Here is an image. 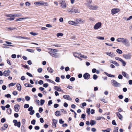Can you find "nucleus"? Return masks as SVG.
Here are the masks:
<instances>
[{
	"label": "nucleus",
	"mask_w": 132,
	"mask_h": 132,
	"mask_svg": "<svg viewBox=\"0 0 132 132\" xmlns=\"http://www.w3.org/2000/svg\"><path fill=\"white\" fill-rule=\"evenodd\" d=\"M116 41L118 42L122 43L127 47L129 46L130 45V44L128 40L126 38H119L117 39Z\"/></svg>",
	"instance_id": "obj_1"
},
{
	"label": "nucleus",
	"mask_w": 132,
	"mask_h": 132,
	"mask_svg": "<svg viewBox=\"0 0 132 132\" xmlns=\"http://www.w3.org/2000/svg\"><path fill=\"white\" fill-rule=\"evenodd\" d=\"M67 12L70 13H77L80 12V10L77 8L73 7L72 8L67 9Z\"/></svg>",
	"instance_id": "obj_2"
},
{
	"label": "nucleus",
	"mask_w": 132,
	"mask_h": 132,
	"mask_svg": "<svg viewBox=\"0 0 132 132\" xmlns=\"http://www.w3.org/2000/svg\"><path fill=\"white\" fill-rule=\"evenodd\" d=\"M34 4L36 5H38L39 6H48V4L47 2L43 1L35 2L34 3Z\"/></svg>",
	"instance_id": "obj_3"
},
{
	"label": "nucleus",
	"mask_w": 132,
	"mask_h": 132,
	"mask_svg": "<svg viewBox=\"0 0 132 132\" xmlns=\"http://www.w3.org/2000/svg\"><path fill=\"white\" fill-rule=\"evenodd\" d=\"M85 22V20L81 18L77 19L75 21L76 26H77L78 24H83Z\"/></svg>",
	"instance_id": "obj_4"
},
{
	"label": "nucleus",
	"mask_w": 132,
	"mask_h": 132,
	"mask_svg": "<svg viewBox=\"0 0 132 132\" xmlns=\"http://www.w3.org/2000/svg\"><path fill=\"white\" fill-rule=\"evenodd\" d=\"M102 24L101 22H98L94 25L93 28L94 30H97L100 29L101 26Z\"/></svg>",
	"instance_id": "obj_5"
},
{
	"label": "nucleus",
	"mask_w": 132,
	"mask_h": 132,
	"mask_svg": "<svg viewBox=\"0 0 132 132\" xmlns=\"http://www.w3.org/2000/svg\"><path fill=\"white\" fill-rule=\"evenodd\" d=\"M111 82L113 86L116 87L119 86L120 85V84L118 83L116 81L114 80H112L111 81Z\"/></svg>",
	"instance_id": "obj_6"
},
{
	"label": "nucleus",
	"mask_w": 132,
	"mask_h": 132,
	"mask_svg": "<svg viewBox=\"0 0 132 132\" xmlns=\"http://www.w3.org/2000/svg\"><path fill=\"white\" fill-rule=\"evenodd\" d=\"M120 10L118 8L112 9L111 11V14L112 15H114L119 12Z\"/></svg>",
	"instance_id": "obj_7"
},
{
	"label": "nucleus",
	"mask_w": 132,
	"mask_h": 132,
	"mask_svg": "<svg viewBox=\"0 0 132 132\" xmlns=\"http://www.w3.org/2000/svg\"><path fill=\"white\" fill-rule=\"evenodd\" d=\"M49 53L50 55L53 57L56 58H57L59 57V54L58 53L52 52Z\"/></svg>",
	"instance_id": "obj_8"
},
{
	"label": "nucleus",
	"mask_w": 132,
	"mask_h": 132,
	"mask_svg": "<svg viewBox=\"0 0 132 132\" xmlns=\"http://www.w3.org/2000/svg\"><path fill=\"white\" fill-rule=\"evenodd\" d=\"M123 57L126 59L130 60L131 59V54L130 53H129L127 54H123Z\"/></svg>",
	"instance_id": "obj_9"
},
{
	"label": "nucleus",
	"mask_w": 132,
	"mask_h": 132,
	"mask_svg": "<svg viewBox=\"0 0 132 132\" xmlns=\"http://www.w3.org/2000/svg\"><path fill=\"white\" fill-rule=\"evenodd\" d=\"M61 7L62 8H65L67 7L66 3L64 0H61L60 1Z\"/></svg>",
	"instance_id": "obj_10"
},
{
	"label": "nucleus",
	"mask_w": 132,
	"mask_h": 132,
	"mask_svg": "<svg viewBox=\"0 0 132 132\" xmlns=\"http://www.w3.org/2000/svg\"><path fill=\"white\" fill-rule=\"evenodd\" d=\"M105 53L107 55L112 57H114L115 56V54L112 52H105Z\"/></svg>",
	"instance_id": "obj_11"
},
{
	"label": "nucleus",
	"mask_w": 132,
	"mask_h": 132,
	"mask_svg": "<svg viewBox=\"0 0 132 132\" xmlns=\"http://www.w3.org/2000/svg\"><path fill=\"white\" fill-rule=\"evenodd\" d=\"M92 2V0H86V2L85 3V5L88 7L91 5Z\"/></svg>",
	"instance_id": "obj_12"
},
{
	"label": "nucleus",
	"mask_w": 132,
	"mask_h": 132,
	"mask_svg": "<svg viewBox=\"0 0 132 132\" xmlns=\"http://www.w3.org/2000/svg\"><path fill=\"white\" fill-rule=\"evenodd\" d=\"M57 120L54 119H53V123H52V125L53 127L55 128L56 127V125L57 124Z\"/></svg>",
	"instance_id": "obj_13"
},
{
	"label": "nucleus",
	"mask_w": 132,
	"mask_h": 132,
	"mask_svg": "<svg viewBox=\"0 0 132 132\" xmlns=\"http://www.w3.org/2000/svg\"><path fill=\"white\" fill-rule=\"evenodd\" d=\"M98 6L96 5H90L88 8L92 10H95L98 8Z\"/></svg>",
	"instance_id": "obj_14"
},
{
	"label": "nucleus",
	"mask_w": 132,
	"mask_h": 132,
	"mask_svg": "<svg viewBox=\"0 0 132 132\" xmlns=\"http://www.w3.org/2000/svg\"><path fill=\"white\" fill-rule=\"evenodd\" d=\"M63 98L65 99L68 100L69 101L72 100V99L68 95H65L63 96Z\"/></svg>",
	"instance_id": "obj_15"
},
{
	"label": "nucleus",
	"mask_w": 132,
	"mask_h": 132,
	"mask_svg": "<svg viewBox=\"0 0 132 132\" xmlns=\"http://www.w3.org/2000/svg\"><path fill=\"white\" fill-rule=\"evenodd\" d=\"M83 77L85 79H88L90 77V75L89 73H86L84 74Z\"/></svg>",
	"instance_id": "obj_16"
},
{
	"label": "nucleus",
	"mask_w": 132,
	"mask_h": 132,
	"mask_svg": "<svg viewBox=\"0 0 132 132\" xmlns=\"http://www.w3.org/2000/svg\"><path fill=\"white\" fill-rule=\"evenodd\" d=\"M20 106L19 104L15 105L14 106L15 111L16 112H17L19 111Z\"/></svg>",
	"instance_id": "obj_17"
},
{
	"label": "nucleus",
	"mask_w": 132,
	"mask_h": 132,
	"mask_svg": "<svg viewBox=\"0 0 132 132\" xmlns=\"http://www.w3.org/2000/svg\"><path fill=\"white\" fill-rule=\"evenodd\" d=\"M54 88L55 90L58 91H61L62 92H63V91L61 90L60 87L55 86L54 87Z\"/></svg>",
	"instance_id": "obj_18"
},
{
	"label": "nucleus",
	"mask_w": 132,
	"mask_h": 132,
	"mask_svg": "<svg viewBox=\"0 0 132 132\" xmlns=\"http://www.w3.org/2000/svg\"><path fill=\"white\" fill-rule=\"evenodd\" d=\"M116 113L120 119H122L123 118V117L118 112H116Z\"/></svg>",
	"instance_id": "obj_19"
},
{
	"label": "nucleus",
	"mask_w": 132,
	"mask_h": 132,
	"mask_svg": "<svg viewBox=\"0 0 132 132\" xmlns=\"http://www.w3.org/2000/svg\"><path fill=\"white\" fill-rule=\"evenodd\" d=\"M68 23L70 24L76 26L75 21H69L68 22Z\"/></svg>",
	"instance_id": "obj_20"
},
{
	"label": "nucleus",
	"mask_w": 132,
	"mask_h": 132,
	"mask_svg": "<svg viewBox=\"0 0 132 132\" xmlns=\"http://www.w3.org/2000/svg\"><path fill=\"white\" fill-rule=\"evenodd\" d=\"M122 74L124 77H125L127 78H128V75L124 71H122Z\"/></svg>",
	"instance_id": "obj_21"
},
{
	"label": "nucleus",
	"mask_w": 132,
	"mask_h": 132,
	"mask_svg": "<svg viewBox=\"0 0 132 132\" xmlns=\"http://www.w3.org/2000/svg\"><path fill=\"white\" fill-rule=\"evenodd\" d=\"M16 86L17 90L19 91H20L21 89V86L20 84L19 83L17 84H16Z\"/></svg>",
	"instance_id": "obj_22"
},
{
	"label": "nucleus",
	"mask_w": 132,
	"mask_h": 132,
	"mask_svg": "<svg viewBox=\"0 0 132 132\" xmlns=\"http://www.w3.org/2000/svg\"><path fill=\"white\" fill-rule=\"evenodd\" d=\"M47 69L48 71L51 73H52L53 72V70L51 68L48 67Z\"/></svg>",
	"instance_id": "obj_23"
},
{
	"label": "nucleus",
	"mask_w": 132,
	"mask_h": 132,
	"mask_svg": "<svg viewBox=\"0 0 132 132\" xmlns=\"http://www.w3.org/2000/svg\"><path fill=\"white\" fill-rule=\"evenodd\" d=\"M96 123V121L94 120H91L90 121V124L91 126H93Z\"/></svg>",
	"instance_id": "obj_24"
},
{
	"label": "nucleus",
	"mask_w": 132,
	"mask_h": 132,
	"mask_svg": "<svg viewBox=\"0 0 132 132\" xmlns=\"http://www.w3.org/2000/svg\"><path fill=\"white\" fill-rule=\"evenodd\" d=\"M3 74V75L5 77H7L10 75L7 72V70H5Z\"/></svg>",
	"instance_id": "obj_25"
},
{
	"label": "nucleus",
	"mask_w": 132,
	"mask_h": 132,
	"mask_svg": "<svg viewBox=\"0 0 132 132\" xmlns=\"http://www.w3.org/2000/svg\"><path fill=\"white\" fill-rule=\"evenodd\" d=\"M28 18V17H26L25 18H21L18 19H17L16 20V21H21L25 19H27Z\"/></svg>",
	"instance_id": "obj_26"
},
{
	"label": "nucleus",
	"mask_w": 132,
	"mask_h": 132,
	"mask_svg": "<svg viewBox=\"0 0 132 132\" xmlns=\"http://www.w3.org/2000/svg\"><path fill=\"white\" fill-rule=\"evenodd\" d=\"M55 114L57 116H58L61 115L60 112L59 111H57L55 112Z\"/></svg>",
	"instance_id": "obj_27"
},
{
	"label": "nucleus",
	"mask_w": 132,
	"mask_h": 132,
	"mask_svg": "<svg viewBox=\"0 0 132 132\" xmlns=\"http://www.w3.org/2000/svg\"><path fill=\"white\" fill-rule=\"evenodd\" d=\"M14 125L15 126H17L18 128H20L21 126V122H18L16 124H14Z\"/></svg>",
	"instance_id": "obj_28"
},
{
	"label": "nucleus",
	"mask_w": 132,
	"mask_h": 132,
	"mask_svg": "<svg viewBox=\"0 0 132 132\" xmlns=\"http://www.w3.org/2000/svg\"><path fill=\"white\" fill-rule=\"evenodd\" d=\"M111 62V63L114 64L115 65H116L118 67L119 65V63L115 61H112Z\"/></svg>",
	"instance_id": "obj_29"
},
{
	"label": "nucleus",
	"mask_w": 132,
	"mask_h": 132,
	"mask_svg": "<svg viewBox=\"0 0 132 132\" xmlns=\"http://www.w3.org/2000/svg\"><path fill=\"white\" fill-rule=\"evenodd\" d=\"M105 119V118L104 117H97L95 118V119L96 120H99L101 119Z\"/></svg>",
	"instance_id": "obj_30"
},
{
	"label": "nucleus",
	"mask_w": 132,
	"mask_h": 132,
	"mask_svg": "<svg viewBox=\"0 0 132 132\" xmlns=\"http://www.w3.org/2000/svg\"><path fill=\"white\" fill-rule=\"evenodd\" d=\"M120 62H121L122 64V65L123 66H125L126 65V63L122 59H121Z\"/></svg>",
	"instance_id": "obj_31"
},
{
	"label": "nucleus",
	"mask_w": 132,
	"mask_h": 132,
	"mask_svg": "<svg viewBox=\"0 0 132 132\" xmlns=\"http://www.w3.org/2000/svg\"><path fill=\"white\" fill-rule=\"evenodd\" d=\"M105 73L107 76H108V77H114L115 76H114L113 75L109 74L108 73H107L106 72H105Z\"/></svg>",
	"instance_id": "obj_32"
},
{
	"label": "nucleus",
	"mask_w": 132,
	"mask_h": 132,
	"mask_svg": "<svg viewBox=\"0 0 132 132\" xmlns=\"http://www.w3.org/2000/svg\"><path fill=\"white\" fill-rule=\"evenodd\" d=\"M30 34L33 36H35L38 35V33L36 32H31L30 33Z\"/></svg>",
	"instance_id": "obj_33"
},
{
	"label": "nucleus",
	"mask_w": 132,
	"mask_h": 132,
	"mask_svg": "<svg viewBox=\"0 0 132 132\" xmlns=\"http://www.w3.org/2000/svg\"><path fill=\"white\" fill-rule=\"evenodd\" d=\"M5 43H6L7 44H8V46H12V47H14V45H10L11 44H12V43H11V42H7V41H5Z\"/></svg>",
	"instance_id": "obj_34"
},
{
	"label": "nucleus",
	"mask_w": 132,
	"mask_h": 132,
	"mask_svg": "<svg viewBox=\"0 0 132 132\" xmlns=\"http://www.w3.org/2000/svg\"><path fill=\"white\" fill-rule=\"evenodd\" d=\"M22 15L21 14H13L14 16L18 17L21 16Z\"/></svg>",
	"instance_id": "obj_35"
},
{
	"label": "nucleus",
	"mask_w": 132,
	"mask_h": 132,
	"mask_svg": "<svg viewBox=\"0 0 132 132\" xmlns=\"http://www.w3.org/2000/svg\"><path fill=\"white\" fill-rule=\"evenodd\" d=\"M63 35V34L62 33H59L56 34V36L57 37H59L60 36H62Z\"/></svg>",
	"instance_id": "obj_36"
},
{
	"label": "nucleus",
	"mask_w": 132,
	"mask_h": 132,
	"mask_svg": "<svg viewBox=\"0 0 132 132\" xmlns=\"http://www.w3.org/2000/svg\"><path fill=\"white\" fill-rule=\"evenodd\" d=\"M74 56L76 57H78V56H77V55H80L81 53H78L76 52H75L73 54Z\"/></svg>",
	"instance_id": "obj_37"
},
{
	"label": "nucleus",
	"mask_w": 132,
	"mask_h": 132,
	"mask_svg": "<svg viewBox=\"0 0 132 132\" xmlns=\"http://www.w3.org/2000/svg\"><path fill=\"white\" fill-rule=\"evenodd\" d=\"M96 38L98 39L103 40L104 39V37L100 36H98L96 37Z\"/></svg>",
	"instance_id": "obj_38"
},
{
	"label": "nucleus",
	"mask_w": 132,
	"mask_h": 132,
	"mask_svg": "<svg viewBox=\"0 0 132 132\" xmlns=\"http://www.w3.org/2000/svg\"><path fill=\"white\" fill-rule=\"evenodd\" d=\"M5 16L8 17H14L13 14H6Z\"/></svg>",
	"instance_id": "obj_39"
},
{
	"label": "nucleus",
	"mask_w": 132,
	"mask_h": 132,
	"mask_svg": "<svg viewBox=\"0 0 132 132\" xmlns=\"http://www.w3.org/2000/svg\"><path fill=\"white\" fill-rule=\"evenodd\" d=\"M116 52L119 54H121L122 53V51L119 49H117L116 50Z\"/></svg>",
	"instance_id": "obj_40"
},
{
	"label": "nucleus",
	"mask_w": 132,
	"mask_h": 132,
	"mask_svg": "<svg viewBox=\"0 0 132 132\" xmlns=\"http://www.w3.org/2000/svg\"><path fill=\"white\" fill-rule=\"evenodd\" d=\"M21 130L22 132H24L25 131V129L24 127L23 126H22L21 127Z\"/></svg>",
	"instance_id": "obj_41"
},
{
	"label": "nucleus",
	"mask_w": 132,
	"mask_h": 132,
	"mask_svg": "<svg viewBox=\"0 0 132 132\" xmlns=\"http://www.w3.org/2000/svg\"><path fill=\"white\" fill-rule=\"evenodd\" d=\"M15 83H11L8 85V86L9 87H10L11 86H14L15 85Z\"/></svg>",
	"instance_id": "obj_42"
},
{
	"label": "nucleus",
	"mask_w": 132,
	"mask_h": 132,
	"mask_svg": "<svg viewBox=\"0 0 132 132\" xmlns=\"http://www.w3.org/2000/svg\"><path fill=\"white\" fill-rule=\"evenodd\" d=\"M45 102V101L44 100L42 99L40 101V105H43L44 103Z\"/></svg>",
	"instance_id": "obj_43"
},
{
	"label": "nucleus",
	"mask_w": 132,
	"mask_h": 132,
	"mask_svg": "<svg viewBox=\"0 0 132 132\" xmlns=\"http://www.w3.org/2000/svg\"><path fill=\"white\" fill-rule=\"evenodd\" d=\"M80 56L82 57V58H83L84 59H87V57L85 56V55H81H81H80Z\"/></svg>",
	"instance_id": "obj_44"
},
{
	"label": "nucleus",
	"mask_w": 132,
	"mask_h": 132,
	"mask_svg": "<svg viewBox=\"0 0 132 132\" xmlns=\"http://www.w3.org/2000/svg\"><path fill=\"white\" fill-rule=\"evenodd\" d=\"M27 51L29 52L33 53L34 52V51L32 49H27Z\"/></svg>",
	"instance_id": "obj_45"
},
{
	"label": "nucleus",
	"mask_w": 132,
	"mask_h": 132,
	"mask_svg": "<svg viewBox=\"0 0 132 132\" xmlns=\"http://www.w3.org/2000/svg\"><path fill=\"white\" fill-rule=\"evenodd\" d=\"M25 99L27 101H28L30 100V98L28 96H26L25 97Z\"/></svg>",
	"instance_id": "obj_46"
},
{
	"label": "nucleus",
	"mask_w": 132,
	"mask_h": 132,
	"mask_svg": "<svg viewBox=\"0 0 132 132\" xmlns=\"http://www.w3.org/2000/svg\"><path fill=\"white\" fill-rule=\"evenodd\" d=\"M7 111L9 114H10L11 112V109H7Z\"/></svg>",
	"instance_id": "obj_47"
},
{
	"label": "nucleus",
	"mask_w": 132,
	"mask_h": 132,
	"mask_svg": "<svg viewBox=\"0 0 132 132\" xmlns=\"http://www.w3.org/2000/svg\"><path fill=\"white\" fill-rule=\"evenodd\" d=\"M60 78L58 77H56V78L55 81L57 82H60Z\"/></svg>",
	"instance_id": "obj_48"
},
{
	"label": "nucleus",
	"mask_w": 132,
	"mask_h": 132,
	"mask_svg": "<svg viewBox=\"0 0 132 132\" xmlns=\"http://www.w3.org/2000/svg\"><path fill=\"white\" fill-rule=\"evenodd\" d=\"M29 105L28 104H25L24 105V108H28L29 107Z\"/></svg>",
	"instance_id": "obj_49"
},
{
	"label": "nucleus",
	"mask_w": 132,
	"mask_h": 132,
	"mask_svg": "<svg viewBox=\"0 0 132 132\" xmlns=\"http://www.w3.org/2000/svg\"><path fill=\"white\" fill-rule=\"evenodd\" d=\"M43 81L42 80H40L38 81V84L40 85H42L43 84Z\"/></svg>",
	"instance_id": "obj_50"
},
{
	"label": "nucleus",
	"mask_w": 132,
	"mask_h": 132,
	"mask_svg": "<svg viewBox=\"0 0 132 132\" xmlns=\"http://www.w3.org/2000/svg\"><path fill=\"white\" fill-rule=\"evenodd\" d=\"M31 123L33 125H35L36 123V120L35 119L33 120L31 122Z\"/></svg>",
	"instance_id": "obj_51"
},
{
	"label": "nucleus",
	"mask_w": 132,
	"mask_h": 132,
	"mask_svg": "<svg viewBox=\"0 0 132 132\" xmlns=\"http://www.w3.org/2000/svg\"><path fill=\"white\" fill-rule=\"evenodd\" d=\"M14 19V18H7V20H9L11 21V20H13Z\"/></svg>",
	"instance_id": "obj_52"
},
{
	"label": "nucleus",
	"mask_w": 132,
	"mask_h": 132,
	"mask_svg": "<svg viewBox=\"0 0 132 132\" xmlns=\"http://www.w3.org/2000/svg\"><path fill=\"white\" fill-rule=\"evenodd\" d=\"M30 111V112L29 114L30 115H33L35 113V111L34 110H32Z\"/></svg>",
	"instance_id": "obj_53"
},
{
	"label": "nucleus",
	"mask_w": 132,
	"mask_h": 132,
	"mask_svg": "<svg viewBox=\"0 0 132 132\" xmlns=\"http://www.w3.org/2000/svg\"><path fill=\"white\" fill-rule=\"evenodd\" d=\"M50 50L53 51V52H57L58 51V50H57V49H50Z\"/></svg>",
	"instance_id": "obj_54"
},
{
	"label": "nucleus",
	"mask_w": 132,
	"mask_h": 132,
	"mask_svg": "<svg viewBox=\"0 0 132 132\" xmlns=\"http://www.w3.org/2000/svg\"><path fill=\"white\" fill-rule=\"evenodd\" d=\"M115 59L117 60H118L120 61L122 59L118 57H116L115 58Z\"/></svg>",
	"instance_id": "obj_55"
},
{
	"label": "nucleus",
	"mask_w": 132,
	"mask_h": 132,
	"mask_svg": "<svg viewBox=\"0 0 132 132\" xmlns=\"http://www.w3.org/2000/svg\"><path fill=\"white\" fill-rule=\"evenodd\" d=\"M97 78V75H94L93 76V78L95 80H96Z\"/></svg>",
	"instance_id": "obj_56"
},
{
	"label": "nucleus",
	"mask_w": 132,
	"mask_h": 132,
	"mask_svg": "<svg viewBox=\"0 0 132 132\" xmlns=\"http://www.w3.org/2000/svg\"><path fill=\"white\" fill-rule=\"evenodd\" d=\"M33 109V107L32 106H30L28 109V110L29 111H31Z\"/></svg>",
	"instance_id": "obj_57"
},
{
	"label": "nucleus",
	"mask_w": 132,
	"mask_h": 132,
	"mask_svg": "<svg viewBox=\"0 0 132 132\" xmlns=\"http://www.w3.org/2000/svg\"><path fill=\"white\" fill-rule=\"evenodd\" d=\"M64 122V121H62L61 119H60L59 120V122L60 124H62Z\"/></svg>",
	"instance_id": "obj_58"
},
{
	"label": "nucleus",
	"mask_w": 132,
	"mask_h": 132,
	"mask_svg": "<svg viewBox=\"0 0 132 132\" xmlns=\"http://www.w3.org/2000/svg\"><path fill=\"white\" fill-rule=\"evenodd\" d=\"M105 44L106 45H107L108 46H111L113 45V44H108V43H105Z\"/></svg>",
	"instance_id": "obj_59"
},
{
	"label": "nucleus",
	"mask_w": 132,
	"mask_h": 132,
	"mask_svg": "<svg viewBox=\"0 0 132 132\" xmlns=\"http://www.w3.org/2000/svg\"><path fill=\"white\" fill-rule=\"evenodd\" d=\"M118 78L119 79H122L123 78V76L121 75H118Z\"/></svg>",
	"instance_id": "obj_60"
},
{
	"label": "nucleus",
	"mask_w": 132,
	"mask_h": 132,
	"mask_svg": "<svg viewBox=\"0 0 132 132\" xmlns=\"http://www.w3.org/2000/svg\"><path fill=\"white\" fill-rule=\"evenodd\" d=\"M13 94L14 95H16L18 94V92H17L16 91H14L13 92Z\"/></svg>",
	"instance_id": "obj_61"
},
{
	"label": "nucleus",
	"mask_w": 132,
	"mask_h": 132,
	"mask_svg": "<svg viewBox=\"0 0 132 132\" xmlns=\"http://www.w3.org/2000/svg\"><path fill=\"white\" fill-rule=\"evenodd\" d=\"M46 27L48 28H51L52 26L50 24H47L46 26Z\"/></svg>",
	"instance_id": "obj_62"
},
{
	"label": "nucleus",
	"mask_w": 132,
	"mask_h": 132,
	"mask_svg": "<svg viewBox=\"0 0 132 132\" xmlns=\"http://www.w3.org/2000/svg\"><path fill=\"white\" fill-rule=\"evenodd\" d=\"M42 68H38L37 70L38 71L39 73H41L42 72Z\"/></svg>",
	"instance_id": "obj_63"
},
{
	"label": "nucleus",
	"mask_w": 132,
	"mask_h": 132,
	"mask_svg": "<svg viewBox=\"0 0 132 132\" xmlns=\"http://www.w3.org/2000/svg\"><path fill=\"white\" fill-rule=\"evenodd\" d=\"M118 127H116L115 128V129L114 130L113 132H118Z\"/></svg>",
	"instance_id": "obj_64"
}]
</instances>
